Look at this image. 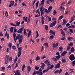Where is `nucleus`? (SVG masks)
Returning <instances> with one entry per match:
<instances>
[{"label": "nucleus", "instance_id": "29", "mask_svg": "<svg viewBox=\"0 0 75 75\" xmlns=\"http://www.w3.org/2000/svg\"><path fill=\"white\" fill-rule=\"evenodd\" d=\"M70 49H71V47L69 46H67V50L68 51H69V50H70Z\"/></svg>", "mask_w": 75, "mask_h": 75}, {"label": "nucleus", "instance_id": "17", "mask_svg": "<svg viewBox=\"0 0 75 75\" xmlns=\"http://www.w3.org/2000/svg\"><path fill=\"white\" fill-rule=\"evenodd\" d=\"M64 17V16L62 15L60 16L59 18V19H58V20L59 21V20H61L63 18V17Z\"/></svg>", "mask_w": 75, "mask_h": 75}, {"label": "nucleus", "instance_id": "6", "mask_svg": "<svg viewBox=\"0 0 75 75\" xmlns=\"http://www.w3.org/2000/svg\"><path fill=\"white\" fill-rule=\"evenodd\" d=\"M56 24V21H54L53 23L50 24V27H52L53 26H55Z\"/></svg>", "mask_w": 75, "mask_h": 75}, {"label": "nucleus", "instance_id": "31", "mask_svg": "<svg viewBox=\"0 0 75 75\" xmlns=\"http://www.w3.org/2000/svg\"><path fill=\"white\" fill-rule=\"evenodd\" d=\"M25 64H23V66L22 67V71H23L24 70V69L25 68Z\"/></svg>", "mask_w": 75, "mask_h": 75}, {"label": "nucleus", "instance_id": "34", "mask_svg": "<svg viewBox=\"0 0 75 75\" xmlns=\"http://www.w3.org/2000/svg\"><path fill=\"white\" fill-rule=\"evenodd\" d=\"M45 13H50V11H48V10H47V9H45Z\"/></svg>", "mask_w": 75, "mask_h": 75}, {"label": "nucleus", "instance_id": "50", "mask_svg": "<svg viewBox=\"0 0 75 75\" xmlns=\"http://www.w3.org/2000/svg\"><path fill=\"white\" fill-rule=\"evenodd\" d=\"M54 64H52L50 67V69H52L53 68H54Z\"/></svg>", "mask_w": 75, "mask_h": 75}, {"label": "nucleus", "instance_id": "54", "mask_svg": "<svg viewBox=\"0 0 75 75\" xmlns=\"http://www.w3.org/2000/svg\"><path fill=\"white\" fill-rule=\"evenodd\" d=\"M41 21L42 24H44V20H43V19H42Z\"/></svg>", "mask_w": 75, "mask_h": 75}, {"label": "nucleus", "instance_id": "59", "mask_svg": "<svg viewBox=\"0 0 75 75\" xmlns=\"http://www.w3.org/2000/svg\"><path fill=\"white\" fill-rule=\"evenodd\" d=\"M5 16L6 17H7V16H8V13L7 11H6L5 13Z\"/></svg>", "mask_w": 75, "mask_h": 75}, {"label": "nucleus", "instance_id": "12", "mask_svg": "<svg viewBox=\"0 0 75 75\" xmlns=\"http://www.w3.org/2000/svg\"><path fill=\"white\" fill-rule=\"evenodd\" d=\"M41 64H42L41 66L40 67L41 68H42V69H44V67L45 66V64L44 63L41 62Z\"/></svg>", "mask_w": 75, "mask_h": 75}, {"label": "nucleus", "instance_id": "24", "mask_svg": "<svg viewBox=\"0 0 75 75\" xmlns=\"http://www.w3.org/2000/svg\"><path fill=\"white\" fill-rule=\"evenodd\" d=\"M24 35L25 36H27V33L26 32V29H24Z\"/></svg>", "mask_w": 75, "mask_h": 75}, {"label": "nucleus", "instance_id": "62", "mask_svg": "<svg viewBox=\"0 0 75 75\" xmlns=\"http://www.w3.org/2000/svg\"><path fill=\"white\" fill-rule=\"evenodd\" d=\"M49 69L48 68L47 69L45 70L46 72H47L49 71Z\"/></svg>", "mask_w": 75, "mask_h": 75}, {"label": "nucleus", "instance_id": "45", "mask_svg": "<svg viewBox=\"0 0 75 75\" xmlns=\"http://www.w3.org/2000/svg\"><path fill=\"white\" fill-rule=\"evenodd\" d=\"M59 70H57L56 71L54 72V74H57V73H59Z\"/></svg>", "mask_w": 75, "mask_h": 75}, {"label": "nucleus", "instance_id": "49", "mask_svg": "<svg viewBox=\"0 0 75 75\" xmlns=\"http://www.w3.org/2000/svg\"><path fill=\"white\" fill-rule=\"evenodd\" d=\"M53 15L55 16V14H56V11L55 10H54L53 12Z\"/></svg>", "mask_w": 75, "mask_h": 75}, {"label": "nucleus", "instance_id": "40", "mask_svg": "<svg viewBox=\"0 0 75 75\" xmlns=\"http://www.w3.org/2000/svg\"><path fill=\"white\" fill-rule=\"evenodd\" d=\"M45 30H46L47 31V30H48V25H45Z\"/></svg>", "mask_w": 75, "mask_h": 75}, {"label": "nucleus", "instance_id": "20", "mask_svg": "<svg viewBox=\"0 0 75 75\" xmlns=\"http://www.w3.org/2000/svg\"><path fill=\"white\" fill-rule=\"evenodd\" d=\"M52 6H50L48 8V11L50 12V11H51V10H52Z\"/></svg>", "mask_w": 75, "mask_h": 75}, {"label": "nucleus", "instance_id": "48", "mask_svg": "<svg viewBox=\"0 0 75 75\" xmlns=\"http://www.w3.org/2000/svg\"><path fill=\"white\" fill-rule=\"evenodd\" d=\"M2 69L1 70V71H4V70H5V67H2Z\"/></svg>", "mask_w": 75, "mask_h": 75}, {"label": "nucleus", "instance_id": "15", "mask_svg": "<svg viewBox=\"0 0 75 75\" xmlns=\"http://www.w3.org/2000/svg\"><path fill=\"white\" fill-rule=\"evenodd\" d=\"M70 51L71 52H74L75 51V49L74 48V47H72L70 50Z\"/></svg>", "mask_w": 75, "mask_h": 75}, {"label": "nucleus", "instance_id": "46", "mask_svg": "<svg viewBox=\"0 0 75 75\" xmlns=\"http://www.w3.org/2000/svg\"><path fill=\"white\" fill-rule=\"evenodd\" d=\"M13 37H14V39L16 38V34L15 33H14L13 35Z\"/></svg>", "mask_w": 75, "mask_h": 75}, {"label": "nucleus", "instance_id": "30", "mask_svg": "<svg viewBox=\"0 0 75 75\" xmlns=\"http://www.w3.org/2000/svg\"><path fill=\"white\" fill-rule=\"evenodd\" d=\"M22 50V48H21V47L18 48V51H20V52H22V51H21Z\"/></svg>", "mask_w": 75, "mask_h": 75}, {"label": "nucleus", "instance_id": "33", "mask_svg": "<svg viewBox=\"0 0 75 75\" xmlns=\"http://www.w3.org/2000/svg\"><path fill=\"white\" fill-rule=\"evenodd\" d=\"M62 49L63 48L62 47H60L59 48V51H62Z\"/></svg>", "mask_w": 75, "mask_h": 75}, {"label": "nucleus", "instance_id": "35", "mask_svg": "<svg viewBox=\"0 0 75 75\" xmlns=\"http://www.w3.org/2000/svg\"><path fill=\"white\" fill-rule=\"evenodd\" d=\"M39 2H40V1H38L36 3V8H37L38 7V4H39Z\"/></svg>", "mask_w": 75, "mask_h": 75}, {"label": "nucleus", "instance_id": "41", "mask_svg": "<svg viewBox=\"0 0 75 75\" xmlns=\"http://www.w3.org/2000/svg\"><path fill=\"white\" fill-rule=\"evenodd\" d=\"M61 34H64L63 36H65V33L64 32V30H62L61 32Z\"/></svg>", "mask_w": 75, "mask_h": 75}, {"label": "nucleus", "instance_id": "4", "mask_svg": "<svg viewBox=\"0 0 75 75\" xmlns=\"http://www.w3.org/2000/svg\"><path fill=\"white\" fill-rule=\"evenodd\" d=\"M10 4L9 5V7H11L12 6H13V5H14V1H11L9 2Z\"/></svg>", "mask_w": 75, "mask_h": 75}, {"label": "nucleus", "instance_id": "23", "mask_svg": "<svg viewBox=\"0 0 75 75\" xmlns=\"http://www.w3.org/2000/svg\"><path fill=\"white\" fill-rule=\"evenodd\" d=\"M56 58H57V59H59V58H60L61 57V55H59L58 56H55Z\"/></svg>", "mask_w": 75, "mask_h": 75}, {"label": "nucleus", "instance_id": "13", "mask_svg": "<svg viewBox=\"0 0 75 75\" xmlns=\"http://www.w3.org/2000/svg\"><path fill=\"white\" fill-rule=\"evenodd\" d=\"M31 34V31L30 30L29 33H28V37H30V36Z\"/></svg>", "mask_w": 75, "mask_h": 75}, {"label": "nucleus", "instance_id": "21", "mask_svg": "<svg viewBox=\"0 0 75 75\" xmlns=\"http://www.w3.org/2000/svg\"><path fill=\"white\" fill-rule=\"evenodd\" d=\"M54 38V35H51L50 36V40H52Z\"/></svg>", "mask_w": 75, "mask_h": 75}, {"label": "nucleus", "instance_id": "36", "mask_svg": "<svg viewBox=\"0 0 75 75\" xmlns=\"http://www.w3.org/2000/svg\"><path fill=\"white\" fill-rule=\"evenodd\" d=\"M69 28H75V26L74 25H71L68 27Z\"/></svg>", "mask_w": 75, "mask_h": 75}, {"label": "nucleus", "instance_id": "56", "mask_svg": "<svg viewBox=\"0 0 75 75\" xmlns=\"http://www.w3.org/2000/svg\"><path fill=\"white\" fill-rule=\"evenodd\" d=\"M9 61L10 62H12V58L11 57L9 58Z\"/></svg>", "mask_w": 75, "mask_h": 75}, {"label": "nucleus", "instance_id": "37", "mask_svg": "<svg viewBox=\"0 0 75 75\" xmlns=\"http://www.w3.org/2000/svg\"><path fill=\"white\" fill-rule=\"evenodd\" d=\"M42 74H43V73L42 71H39L38 75H42Z\"/></svg>", "mask_w": 75, "mask_h": 75}, {"label": "nucleus", "instance_id": "8", "mask_svg": "<svg viewBox=\"0 0 75 75\" xmlns=\"http://www.w3.org/2000/svg\"><path fill=\"white\" fill-rule=\"evenodd\" d=\"M20 34H18V36L16 37V38L15 39L14 41L15 42H16V41H17V40H19L20 39V37H19V35H20Z\"/></svg>", "mask_w": 75, "mask_h": 75}, {"label": "nucleus", "instance_id": "11", "mask_svg": "<svg viewBox=\"0 0 75 75\" xmlns=\"http://www.w3.org/2000/svg\"><path fill=\"white\" fill-rule=\"evenodd\" d=\"M67 21L65 19H64L63 21L62 25H65L67 24Z\"/></svg>", "mask_w": 75, "mask_h": 75}, {"label": "nucleus", "instance_id": "61", "mask_svg": "<svg viewBox=\"0 0 75 75\" xmlns=\"http://www.w3.org/2000/svg\"><path fill=\"white\" fill-rule=\"evenodd\" d=\"M17 32V29H14L13 30V33H16Z\"/></svg>", "mask_w": 75, "mask_h": 75}, {"label": "nucleus", "instance_id": "47", "mask_svg": "<svg viewBox=\"0 0 75 75\" xmlns=\"http://www.w3.org/2000/svg\"><path fill=\"white\" fill-rule=\"evenodd\" d=\"M44 45H45V47H48V43H44Z\"/></svg>", "mask_w": 75, "mask_h": 75}, {"label": "nucleus", "instance_id": "53", "mask_svg": "<svg viewBox=\"0 0 75 75\" xmlns=\"http://www.w3.org/2000/svg\"><path fill=\"white\" fill-rule=\"evenodd\" d=\"M50 0H47L46 1V3L47 4H50Z\"/></svg>", "mask_w": 75, "mask_h": 75}, {"label": "nucleus", "instance_id": "60", "mask_svg": "<svg viewBox=\"0 0 75 75\" xmlns=\"http://www.w3.org/2000/svg\"><path fill=\"white\" fill-rule=\"evenodd\" d=\"M44 2L42 1H41V5H42V6H44Z\"/></svg>", "mask_w": 75, "mask_h": 75}, {"label": "nucleus", "instance_id": "51", "mask_svg": "<svg viewBox=\"0 0 75 75\" xmlns=\"http://www.w3.org/2000/svg\"><path fill=\"white\" fill-rule=\"evenodd\" d=\"M22 41H23V40L20 39L19 40V43L20 44V43H21Z\"/></svg>", "mask_w": 75, "mask_h": 75}, {"label": "nucleus", "instance_id": "9", "mask_svg": "<svg viewBox=\"0 0 75 75\" xmlns=\"http://www.w3.org/2000/svg\"><path fill=\"white\" fill-rule=\"evenodd\" d=\"M14 75H20V72L19 71V70H17L15 72Z\"/></svg>", "mask_w": 75, "mask_h": 75}, {"label": "nucleus", "instance_id": "55", "mask_svg": "<svg viewBox=\"0 0 75 75\" xmlns=\"http://www.w3.org/2000/svg\"><path fill=\"white\" fill-rule=\"evenodd\" d=\"M11 25H13V27H17L16 26V25H15L14 24L11 23Z\"/></svg>", "mask_w": 75, "mask_h": 75}, {"label": "nucleus", "instance_id": "16", "mask_svg": "<svg viewBox=\"0 0 75 75\" xmlns=\"http://www.w3.org/2000/svg\"><path fill=\"white\" fill-rule=\"evenodd\" d=\"M50 34H52L55 35V32L54 31H53L52 30H50Z\"/></svg>", "mask_w": 75, "mask_h": 75}, {"label": "nucleus", "instance_id": "18", "mask_svg": "<svg viewBox=\"0 0 75 75\" xmlns=\"http://www.w3.org/2000/svg\"><path fill=\"white\" fill-rule=\"evenodd\" d=\"M36 34H37V35L35 37V39H36V38H37L38 37H39V36H40L39 34H38V31H36Z\"/></svg>", "mask_w": 75, "mask_h": 75}, {"label": "nucleus", "instance_id": "44", "mask_svg": "<svg viewBox=\"0 0 75 75\" xmlns=\"http://www.w3.org/2000/svg\"><path fill=\"white\" fill-rule=\"evenodd\" d=\"M69 46H72L73 45V42H71V43H70V44H69L68 45Z\"/></svg>", "mask_w": 75, "mask_h": 75}, {"label": "nucleus", "instance_id": "63", "mask_svg": "<svg viewBox=\"0 0 75 75\" xmlns=\"http://www.w3.org/2000/svg\"><path fill=\"white\" fill-rule=\"evenodd\" d=\"M64 30L65 31H67L68 30V29L66 28H64Z\"/></svg>", "mask_w": 75, "mask_h": 75}, {"label": "nucleus", "instance_id": "43", "mask_svg": "<svg viewBox=\"0 0 75 75\" xmlns=\"http://www.w3.org/2000/svg\"><path fill=\"white\" fill-rule=\"evenodd\" d=\"M10 31L11 32V33H13V27H11V28Z\"/></svg>", "mask_w": 75, "mask_h": 75}, {"label": "nucleus", "instance_id": "26", "mask_svg": "<svg viewBox=\"0 0 75 75\" xmlns=\"http://www.w3.org/2000/svg\"><path fill=\"white\" fill-rule=\"evenodd\" d=\"M21 55V52L18 51V57H19Z\"/></svg>", "mask_w": 75, "mask_h": 75}, {"label": "nucleus", "instance_id": "57", "mask_svg": "<svg viewBox=\"0 0 75 75\" xmlns=\"http://www.w3.org/2000/svg\"><path fill=\"white\" fill-rule=\"evenodd\" d=\"M18 66V64L17 63H16V65L15 67V68H17Z\"/></svg>", "mask_w": 75, "mask_h": 75}, {"label": "nucleus", "instance_id": "2", "mask_svg": "<svg viewBox=\"0 0 75 75\" xmlns=\"http://www.w3.org/2000/svg\"><path fill=\"white\" fill-rule=\"evenodd\" d=\"M9 56L8 55H6L4 57L5 60V64H7L8 62V60L9 59Z\"/></svg>", "mask_w": 75, "mask_h": 75}, {"label": "nucleus", "instance_id": "1", "mask_svg": "<svg viewBox=\"0 0 75 75\" xmlns=\"http://www.w3.org/2000/svg\"><path fill=\"white\" fill-rule=\"evenodd\" d=\"M40 11V13L41 14V16H42V14L44 13V10H45V8H44V7L42 6L41 7L39 8Z\"/></svg>", "mask_w": 75, "mask_h": 75}, {"label": "nucleus", "instance_id": "3", "mask_svg": "<svg viewBox=\"0 0 75 75\" xmlns=\"http://www.w3.org/2000/svg\"><path fill=\"white\" fill-rule=\"evenodd\" d=\"M75 56H74V54H71L70 55L69 57V59L71 61H73V60H74L75 59Z\"/></svg>", "mask_w": 75, "mask_h": 75}, {"label": "nucleus", "instance_id": "28", "mask_svg": "<svg viewBox=\"0 0 75 75\" xmlns=\"http://www.w3.org/2000/svg\"><path fill=\"white\" fill-rule=\"evenodd\" d=\"M27 69L28 71H31V67H30V66H28L27 67Z\"/></svg>", "mask_w": 75, "mask_h": 75}, {"label": "nucleus", "instance_id": "27", "mask_svg": "<svg viewBox=\"0 0 75 75\" xmlns=\"http://www.w3.org/2000/svg\"><path fill=\"white\" fill-rule=\"evenodd\" d=\"M40 57L38 56L36 58L35 60L36 61H38V60H40Z\"/></svg>", "mask_w": 75, "mask_h": 75}, {"label": "nucleus", "instance_id": "10", "mask_svg": "<svg viewBox=\"0 0 75 75\" xmlns=\"http://www.w3.org/2000/svg\"><path fill=\"white\" fill-rule=\"evenodd\" d=\"M66 53H67V51H65L64 52H63L61 54V57H63V56H64V55H65V54H66Z\"/></svg>", "mask_w": 75, "mask_h": 75}, {"label": "nucleus", "instance_id": "7", "mask_svg": "<svg viewBox=\"0 0 75 75\" xmlns=\"http://www.w3.org/2000/svg\"><path fill=\"white\" fill-rule=\"evenodd\" d=\"M23 28H21L17 31V33L19 34H22L23 33Z\"/></svg>", "mask_w": 75, "mask_h": 75}, {"label": "nucleus", "instance_id": "14", "mask_svg": "<svg viewBox=\"0 0 75 75\" xmlns=\"http://www.w3.org/2000/svg\"><path fill=\"white\" fill-rule=\"evenodd\" d=\"M15 23L16 27L18 26L20 24V22L16 21Z\"/></svg>", "mask_w": 75, "mask_h": 75}, {"label": "nucleus", "instance_id": "25", "mask_svg": "<svg viewBox=\"0 0 75 75\" xmlns=\"http://www.w3.org/2000/svg\"><path fill=\"white\" fill-rule=\"evenodd\" d=\"M62 62L63 63H65L67 62V60L65 59H62Z\"/></svg>", "mask_w": 75, "mask_h": 75}, {"label": "nucleus", "instance_id": "58", "mask_svg": "<svg viewBox=\"0 0 75 75\" xmlns=\"http://www.w3.org/2000/svg\"><path fill=\"white\" fill-rule=\"evenodd\" d=\"M69 31L71 33H73L74 32V30H73L72 29H70Z\"/></svg>", "mask_w": 75, "mask_h": 75}, {"label": "nucleus", "instance_id": "32", "mask_svg": "<svg viewBox=\"0 0 75 75\" xmlns=\"http://www.w3.org/2000/svg\"><path fill=\"white\" fill-rule=\"evenodd\" d=\"M52 59H53V61H55V62H57V59L55 57H53L52 58Z\"/></svg>", "mask_w": 75, "mask_h": 75}, {"label": "nucleus", "instance_id": "39", "mask_svg": "<svg viewBox=\"0 0 75 75\" xmlns=\"http://www.w3.org/2000/svg\"><path fill=\"white\" fill-rule=\"evenodd\" d=\"M35 68L36 70H38V69H39V67L36 66L35 67Z\"/></svg>", "mask_w": 75, "mask_h": 75}, {"label": "nucleus", "instance_id": "19", "mask_svg": "<svg viewBox=\"0 0 75 75\" xmlns=\"http://www.w3.org/2000/svg\"><path fill=\"white\" fill-rule=\"evenodd\" d=\"M71 65L73 67H75V60L73 61L72 62Z\"/></svg>", "mask_w": 75, "mask_h": 75}, {"label": "nucleus", "instance_id": "5", "mask_svg": "<svg viewBox=\"0 0 75 75\" xmlns=\"http://www.w3.org/2000/svg\"><path fill=\"white\" fill-rule=\"evenodd\" d=\"M59 63L57 64L55 66V68H59V67H60V66H61L60 64H61V62L59 61Z\"/></svg>", "mask_w": 75, "mask_h": 75}, {"label": "nucleus", "instance_id": "22", "mask_svg": "<svg viewBox=\"0 0 75 75\" xmlns=\"http://www.w3.org/2000/svg\"><path fill=\"white\" fill-rule=\"evenodd\" d=\"M12 45H12V43H10L8 45V46L10 48V49H11V47H12Z\"/></svg>", "mask_w": 75, "mask_h": 75}, {"label": "nucleus", "instance_id": "38", "mask_svg": "<svg viewBox=\"0 0 75 75\" xmlns=\"http://www.w3.org/2000/svg\"><path fill=\"white\" fill-rule=\"evenodd\" d=\"M72 39H73V38L72 37H68V40H72Z\"/></svg>", "mask_w": 75, "mask_h": 75}, {"label": "nucleus", "instance_id": "42", "mask_svg": "<svg viewBox=\"0 0 75 75\" xmlns=\"http://www.w3.org/2000/svg\"><path fill=\"white\" fill-rule=\"evenodd\" d=\"M12 48L13 49V50H16V47L15 46H13L12 47Z\"/></svg>", "mask_w": 75, "mask_h": 75}, {"label": "nucleus", "instance_id": "64", "mask_svg": "<svg viewBox=\"0 0 75 75\" xmlns=\"http://www.w3.org/2000/svg\"><path fill=\"white\" fill-rule=\"evenodd\" d=\"M70 25V24L69 23H67L66 25V27H68Z\"/></svg>", "mask_w": 75, "mask_h": 75}, {"label": "nucleus", "instance_id": "52", "mask_svg": "<svg viewBox=\"0 0 75 75\" xmlns=\"http://www.w3.org/2000/svg\"><path fill=\"white\" fill-rule=\"evenodd\" d=\"M53 47H54V48H55L56 47V44L55 43H53L52 44Z\"/></svg>", "mask_w": 75, "mask_h": 75}]
</instances>
